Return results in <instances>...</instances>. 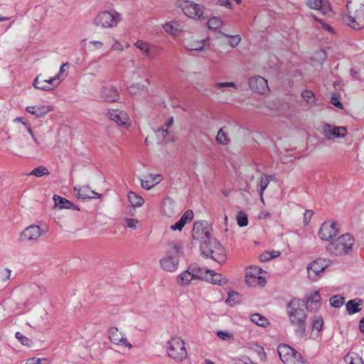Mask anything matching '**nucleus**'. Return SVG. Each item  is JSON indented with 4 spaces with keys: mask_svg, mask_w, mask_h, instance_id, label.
I'll use <instances>...</instances> for the list:
<instances>
[{
    "mask_svg": "<svg viewBox=\"0 0 364 364\" xmlns=\"http://www.w3.org/2000/svg\"><path fill=\"white\" fill-rule=\"evenodd\" d=\"M307 311L304 300L298 298H293L286 306L289 323L294 328L295 335L299 338L304 337L306 332Z\"/></svg>",
    "mask_w": 364,
    "mask_h": 364,
    "instance_id": "f257e3e1",
    "label": "nucleus"
},
{
    "mask_svg": "<svg viewBox=\"0 0 364 364\" xmlns=\"http://www.w3.org/2000/svg\"><path fill=\"white\" fill-rule=\"evenodd\" d=\"M355 239L352 235L346 233L338 237L326 246L328 253L336 256H343L351 252Z\"/></svg>",
    "mask_w": 364,
    "mask_h": 364,
    "instance_id": "f03ea898",
    "label": "nucleus"
},
{
    "mask_svg": "<svg viewBox=\"0 0 364 364\" xmlns=\"http://www.w3.org/2000/svg\"><path fill=\"white\" fill-rule=\"evenodd\" d=\"M210 269H205L199 267L197 264H190L187 269L181 272L176 278L177 283L181 286H186L192 280L206 279L208 280V274Z\"/></svg>",
    "mask_w": 364,
    "mask_h": 364,
    "instance_id": "7ed1b4c3",
    "label": "nucleus"
},
{
    "mask_svg": "<svg viewBox=\"0 0 364 364\" xmlns=\"http://www.w3.org/2000/svg\"><path fill=\"white\" fill-rule=\"evenodd\" d=\"M203 255L210 257L214 261L221 263L225 260V251L220 243L215 238H210L207 242L200 245Z\"/></svg>",
    "mask_w": 364,
    "mask_h": 364,
    "instance_id": "20e7f679",
    "label": "nucleus"
},
{
    "mask_svg": "<svg viewBox=\"0 0 364 364\" xmlns=\"http://www.w3.org/2000/svg\"><path fill=\"white\" fill-rule=\"evenodd\" d=\"M168 355L175 360L181 361L187 356L184 341L179 337H173L166 345Z\"/></svg>",
    "mask_w": 364,
    "mask_h": 364,
    "instance_id": "39448f33",
    "label": "nucleus"
},
{
    "mask_svg": "<svg viewBox=\"0 0 364 364\" xmlns=\"http://www.w3.org/2000/svg\"><path fill=\"white\" fill-rule=\"evenodd\" d=\"M121 21V15L119 13L112 11H101L95 16L94 24L100 28H110L116 27Z\"/></svg>",
    "mask_w": 364,
    "mask_h": 364,
    "instance_id": "423d86ee",
    "label": "nucleus"
},
{
    "mask_svg": "<svg viewBox=\"0 0 364 364\" xmlns=\"http://www.w3.org/2000/svg\"><path fill=\"white\" fill-rule=\"evenodd\" d=\"M178 6L184 14L189 18L196 20H204L208 17V13L201 4L185 0L180 1Z\"/></svg>",
    "mask_w": 364,
    "mask_h": 364,
    "instance_id": "0eeeda50",
    "label": "nucleus"
},
{
    "mask_svg": "<svg viewBox=\"0 0 364 364\" xmlns=\"http://www.w3.org/2000/svg\"><path fill=\"white\" fill-rule=\"evenodd\" d=\"M48 231L46 225H31L26 228L20 234L19 240L22 242H36L41 237Z\"/></svg>",
    "mask_w": 364,
    "mask_h": 364,
    "instance_id": "6e6552de",
    "label": "nucleus"
},
{
    "mask_svg": "<svg viewBox=\"0 0 364 364\" xmlns=\"http://www.w3.org/2000/svg\"><path fill=\"white\" fill-rule=\"evenodd\" d=\"M277 351L284 364H299L303 363L301 353L289 345L279 344Z\"/></svg>",
    "mask_w": 364,
    "mask_h": 364,
    "instance_id": "1a4fd4ad",
    "label": "nucleus"
},
{
    "mask_svg": "<svg viewBox=\"0 0 364 364\" xmlns=\"http://www.w3.org/2000/svg\"><path fill=\"white\" fill-rule=\"evenodd\" d=\"M134 45L150 60H154L163 51V48L142 40L136 41Z\"/></svg>",
    "mask_w": 364,
    "mask_h": 364,
    "instance_id": "9d476101",
    "label": "nucleus"
},
{
    "mask_svg": "<svg viewBox=\"0 0 364 364\" xmlns=\"http://www.w3.org/2000/svg\"><path fill=\"white\" fill-rule=\"evenodd\" d=\"M343 21L353 29L364 28V5H360L353 13L343 17Z\"/></svg>",
    "mask_w": 364,
    "mask_h": 364,
    "instance_id": "9b49d317",
    "label": "nucleus"
},
{
    "mask_svg": "<svg viewBox=\"0 0 364 364\" xmlns=\"http://www.w3.org/2000/svg\"><path fill=\"white\" fill-rule=\"evenodd\" d=\"M329 260L319 258L309 263L306 267L308 277L312 281H316L320 274L328 266Z\"/></svg>",
    "mask_w": 364,
    "mask_h": 364,
    "instance_id": "f8f14e48",
    "label": "nucleus"
},
{
    "mask_svg": "<svg viewBox=\"0 0 364 364\" xmlns=\"http://www.w3.org/2000/svg\"><path fill=\"white\" fill-rule=\"evenodd\" d=\"M61 80L62 79L59 77V75L46 80L43 77L42 74H39L33 80V85L36 89L51 91L60 84Z\"/></svg>",
    "mask_w": 364,
    "mask_h": 364,
    "instance_id": "ddd939ff",
    "label": "nucleus"
},
{
    "mask_svg": "<svg viewBox=\"0 0 364 364\" xmlns=\"http://www.w3.org/2000/svg\"><path fill=\"white\" fill-rule=\"evenodd\" d=\"M192 237L200 244L207 242L211 237L208 224L204 221H196L193 224Z\"/></svg>",
    "mask_w": 364,
    "mask_h": 364,
    "instance_id": "4468645a",
    "label": "nucleus"
},
{
    "mask_svg": "<svg viewBox=\"0 0 364 364\" xmlns=\"http://www.w3.org/2000/svg\"><path fill=\"white\" fill-rule=\"evenodd\" d=\"M108 118L114 122L117 126L128 129L130 126L129 117L127 112L120 109H109L107 114Z\"/></svg>",
    "mask_w": 364,
    "mask_h": 364,
    "instance_id": "2eb2a0df",
    "label": "nucleus"
},
{
    "mask_svg": "<svg viewBox=\"0 0 364 364\" xmlns=\"http://www.w3.org/2000/svg\"><path fill=\"white\" fill-rule=\"evenodd\" d=\"M338 233V224L336 222H325L319 229L318 236L322 240L329 241Z\"/></svg>",
    "mask_w": 364,
    "mask_h": 364,
    "instance_id": "dca6fc26",
    "label": "nucleus"
},
{
    "mask_svg": "<svg viewBox=\"0 0 364 364\" xmlns=\"http://www.w3.org/2000/svg\"><path fill=\"white\" fill-rule=\"evenodd\" d=\"M323 134L328 139L344 137L347 134L345 127H334L329 124L323 126Z\"/></svg>",
    "mask_w": 364,
    "mask_h": 364,
    "instance_id": "f3484780",
    "label": "nucleus"
},
{
    "mask_svg": "<svg viewBox=\"0 0 364 364\" xmlns=\"http://www.w3.org/2000/svg\"><path fill=\"white\" fill-rule=\"evenodd\" d=\"M250 88L255 92L264 95L269 91L267 80L261 76H255L249 80Z\"/></svg>",
    "mask_w": 364,
    "mask_h": 364,
    "instance_id": "a211bd4d",
    "label": "nucleus"
},
{
    "mask_svg": "<svg viewBox=\"0 0 364 364\" xmlns=\"http://www.w3.org/2000/svg\"><path fill=\"white\" fill-rule=\"evenodd\" d=\"M109 338L114 344L122 345L129 348H132V345L127 340L125 335L119 332L118 328L116 327H111L109 329Z\"/></svg>",
    "mask_w": 364,
    "mask_h": 364,
    "instance_id": "6ab92c4d",
    "label": "nucleus"
},
{
    "mask_svg": "<svg viewBox=\"0 0 364 364\" xmlns=\"http://www.w3.org/2000/svg\"><path fill=\"white\" fill-rule=\"evenodd\" d=\"M74 191L78 198L82 200L100 198L102 195L90 190L88 186H75Z\"/></svg>",
    "mask_w": 364,
    "mask_h": 364,
    "instance_id": "aec40b11",
    "label": "nucleus"
},
{
    "mask_svg": "<svg viewBox=\"0 0 364 364\" xmlns=\"http://www.w3.org/2000/svg\"><path fill=\"white\" fill-rule=\"evenodd\" d=\"M306 4L311 9L318 10L323 15L328 14L331 11L327 0H306Z\"/></svg>",
    "mask_w": 364,
    "mask_h": 364,
    "instance_id": "412c9836",
    "label": "nucleus"
},
{
    "mask_svg": "<svg viewBox=\"0 0 364 364\" xmlns=\"http://www.w3.org/2000/svg\"><path fill=\"white\" fill-rule=\"evenodd\" d=\"M162 180V176L160 174H147L140 178L141 186L146 190H150L156 185L159 183Z\"/></svg>",
    "mask_w": 364,
    "mask_h": 364,
    "instance_id": "4be33fe9",
    "label": "nucleus"
},
{
    "mask_svg": "<svg viewBox=\"0 0 364 364\" xmlns=\"http://www.w3.org/2000/svg\"><path fill=\"white\" fill-rule=\"evenodd\" d=\"M304 300L305 308L308 311H316L321 307V296L318 291H315Z\"/></svg>",
    "mask_w": 364,
    "mask_h": 364,
    "instance_id": "5701e85b",
    "label": "nucleus"
},
{
    "mask_svg": "<svg viewBox=\"0 0 364 364\" xmlns=\"http://www.w3.org/2000/svg\"><path fill=\"white\" fill-rule=\"evenodd\" d=\"M100 97L107 102H116L119 100L118 90L112 86H105L100 91Z\"/></svg>",
    "mask_w": 364,
    "mask_h": 364,
    "instance_id": "b1692460",
    "label": "nucleus"
},
{
    "mask_svg": "<svg viewBox=\"0 0 364 364\" xmlns=\"http://www.w3.org/2000/svg\"><path fill=\"white\" fill-rule=\"evenodd\" d=\"M159 262L164 270L169 272H173L178 269L179 261L178 258L166 255L160 259Z\"/></svg>",
    "mask_w": 364,
    "mask_h": 364,
    "instance_id": "393cba45",
    "label": "nucleus"
},
{
    "mask_svg": "<svg viewBox=\"0 0 364 364\" xmlns=\"http://www.w3.org/2000/svg\"><path fill=\"white\" fill-rule=\"evenodd\" d=\"M207 40L198 41L195 40L192 42L184 40L183 45L184 48L191 51H203L206 49Z\"/></svg>",
    "mask_w": 364,
    "mask_h": 364,
    "instance_id": "a878e982",
    "label": "nucleus"
},
{
    "mask_svg": "<svg viewBox=\"0 0 364 364\" xmlns=\"http://www.w3.org/2000/svg\"><path fill=\"white\" fill-rule=\"evenodd\" d=\"M26 110L36 117H43L52 110V107L46 105L28 106Z\"/></svg>",
    "mask_w": 364,
    "mask_h": 364,
    "instance_id": "bb28decb",
    "label": "nucleus"
},
{
    "mask_svg": "<svg viewBox=\"0 0 364 364\" xmlns=\"http://www.w3.org/2000/svg\"><path fill=\"white\" fill-rule=\"evenodd\" d=\"M53 200L55 203V205L60 209L65 208V209L79 210V208L76 205H75L73 203H71L66 198H63L60 196L54 195Z\"/></svg>",
    "mask_w": 364,
    "mask_h": 364,
    "instance_id": "cd10ccee",
    "label": "nucleus"
},
{
    "mask_svg": "<svg viewBox=\"0 0 364 364\" xmlns=\"http://www.w3.org/2000/svg\"><path fill=\"white\" fill-rule=\"evenodd\" d=\"M363 301L360 299H351L346 303V311L348 314H354L361 311Z\"/></svg>",
    "mask_w": 364,
    "mask_h": 364,
    "instance_id": "c85d7f7f",
    "label": "nucleus"
},
{
    "mask_svg": "<svg viewBox=\"0 0 364 364\" xmlns=\"http://www.w3.org/2000/svg\"><path fill=\"white\" fill-rule=\"evenodd\" d=\"M271 178H272V176H267L266 174H263L260 177L259 182L257 185V190L259 191V194L260 196L262 202H264L263 194H264V190L268 186Z\"/></svg>",
    "mask_w": 364,
    "mask_h": 364,
    "instance_id": "c756f323",
    "label": "nucleus"
},
{
    "mask_svg": "<svg viewBox=\"0 0 364 364\" xmlns=\"http://www.w3.org/2000/svg\"><path fill=\"white\" fill-rule=\"evenodd\" d=\"M169 248L166 252V255L171 257L178 258V255L182 253L183 246L179 242L169 243Z\"/></svg>",
    "mask_w": 364,
    "mask_h": 364,
    "instance_id": "7c9ffc66",
    "label": "nucleus"
},
{
    "mask_svg": "<svg viewBox=\"0 0 364 364\" xmlns=\"http://www.w3.org/2000/svg\"><path fill=\"white\" fill-rule=\"evenodd\" d=\"M213 284H218L220 286L225 285L228 283L227 279L220 274L215 273L210 270L208 274V280Z\"/></svg>",
    "mask_w": 364,
    "mask_h": 364,
    "instance_id": "2f4dec72",
    "label": "nucleus"
},
{
    "mask_svg": "<svg viewBox=\"0 0 364 364\" xmlns=\"http://www.w3.org/2000/svg\"><path fill=\"white\" fill-rule=\"evenodd\" d=\"M173 124V117H169L166 119L164 126L166 127V129L164 127H161L156 132V135L159 139L162 138L164 139H166V136L168 134V129L171 127Z\"/></svg>",
    "mask_w": 364,
    "mask_h": 364,
    "instance_id": "473e14b6",
    "label": "nucleus"
},
{
    "mask_svg": "<svg viewBox=\"0 0 364 364\" xmlns=\"http://www.w3.org/2000/svg\"><path fill=\"white\" fill-rule=\"evenodd\" d=\"M250 320L252 323L262 327H265L269 324L268 319L259 314H252L250 316Z\"/></svg>",
    "mask_w": 364,
    "mask_h": 364,
    "instance_id": "72a5a7b5",
    "label": "nucleus"
},
{
    "mask_svg": "<svg viewBox=\"0 0 364 364\" xmlns=\"http://www.w3.org/2000/svg\"><path fill=\"white\" fill-rule=\"evenodd\" d=\"M128 199L133 207H141L144 203V198L132 191L129 193Z\"/></svg>",
    "mask_w": 364,
    "mask_h": 364,
    "instance_id": "f704fd0d",
    "label": "nucleus"
},
{
    "mask_svg": "<svg viewBox=\"0 0 364 364\" xmlns=\"http://www.w3.org/2000/svg\"><path fill=\"white\" fill-rule=\"evenodd\" d=\"M224 129L225 128L223 127L218 132L215 140L219 144L228 145L230 142V139Z\"/></svg>",
    "mask_w": 364,
    "mask_h": 364,
    "instance_id": "c9c22d12",
    "label": "nucleus"
},
{
    "mask_svg": "<svg viewBox=\"0 0 364 364\" xmlns=\"http://www.w3.org/2000/svg\"><path fill=\"white\" fill-rule=\"evenodd\" d=\"M240 301V295L235 291H230L228 293V297L225 300L227 304L230 306H233L237 304H239Z\"/></svg>",
    "mask_w": 364,
    "mask_h": 364,
    "instance_id": "e433bc0d",
    "label": "nucleus"
},
{
    "mask_svg": "<svg viewBox=\"0 0 364 364\" xmlns=\"http://www.w3.org/2000/svg\"><path fill=\"white\" fill-rule=\"evenodd\" d=\"M344 359L348 364H363L362 358L356 353H348Z\"/></svg>",
    "mask_w": 364,
    "mask_h": 364,
    "instance_id": "4c0bfd02",
    "label": "nucleus"
},
{
    "mask_svg": "<svg viewBox=\"0 0 364 364\" xmlns=\"http://www.w3.org/2000/svg\"><path fill=\"white\" fill-rule=\"evenodd\" d=\"M48 169L43 166H38L33 169L29 173V176H35L36 177H41L43 176L49 175Z\"/></svg>",
    "mask_w": 364,
    "mask_h": 364,
    "instance_id": "58836bf2",
    "label": "nucleus"
},
{
    "mask_svg": "<svg viewBox=\"0 0 364 364\" xmlns=\"http://www.w3.org/2000/svg\"><path fill=\"white\" fill-rule=\"evenodd\" d=\"M312 329L321 331L323 325V319L321 316L315 315L311 318Z\"/></svg>",
    "mask_w": 364,
    "mask_h": 364,
    "instance_id": "ea45409f",
    "label": "nucleus"
},
{
    "mask_svg": "<svg viewBox=\"0 0 364 364\" xmlns=\"http://www.w3.org/2000/svg\"><path fill=\"white\" fill-rule=\"evenodd\" d=\"M329 301L331 306L334 308H340L343 305L345 302V298L341 295L337 294L333 296L329 299Z\"/></svg>",
    "mask_w": 364,
    "mask_h": 364,
    "instance_id": "a19ab883",
    "label": "nucleus"
},
{
    "mask_svg": "<svg viewBox=\"0 0 364 364\" xmlns=\"http://www.w3.org/2000/svg\"><path fill=\"white\" fill-rule=\"evenodd\" d=\"M327 58V54L324 50H318L312 57V60L322 65Z\"/></svg>",
    "mask_w": 364,
    "mask_h": 364,
    "instance_id": "79ce46f5",
    "label": "nucleus"
},
{
    "mask_svg": "<svg viewBox=\"0 0 364 364\" xmlns=\"http://www.w3.org/2000/svg\"><path fill=\"white\" fill-rule=\"evenodd\" d=\"M301 97L310 105H315L316 100L314 92L309 90H306L302 92Z\"/></svg>",
    "mask_w": 364,
    "mask_h": 364,
    "instance_id": "37998d69",
    "label": "nucleus"
},
{
    "mask_svg": "<svg viewBox=\"0 0 364 364\" xmlns=\"http://www.w3.org/2000/svg\"><path fill=\"white\" fill-rule=\"evenodd\" d=\"M236 220L237 225L241 228L246 227L248 225L247 215L242 211L237 213Z\"/></svg>",
    "mask_w": 364,
    "mask_h": 364,
    "instance_id": "c03bdc74",
    "label": "nucleus"
},
{
    "mask_svg": "<svg viewBox=\"0 0 364 364\" xmlns=\"http://www.w3.org/2000/svg\"><path fill=\"white\" fill-rule=\"evenodd\" d=\"M223 23L222 20L218 17H212L208 19L207 24L210 29L215 30L220 27Z\"/></svg>",
    "mask_w": 364,
    "mask_h": 364,
    "instance_id": "a18cd8bd",
    "label": "nucleus"
},
{
    "mask_svg": "<svg viewBox=\"0 0 364 364\" xmlns=\"http://www.w3.org/2000/svg\"><path fill=\"white\" fill-rule=\"evenodd\" d=\"M279 252H265L259 256V259L261 262H268L270 259L279 256Z\"/></svg>",
    "mask_w": 364,
    "mask_h": 364,
    "instance_id": "49530a36",
    "label": "nucleus"
},
{
    "mask_svg": "<svg viewBox=\"0 0 364 364\" xmlns=\"http://www.w3.org/2000/svg\"><path fill=\"white\" fill-rule=\"evenodd\" d=\"M222 34L225 37L228 38L230 39L229 45L232 48H235L237 46H238V44L241 41V37L239 35L232 36V35H228V34H226L224 33H223Z\"/></svg>",
    "mask_w": 364,
    "mask_h": 364,
    "instance_id": "de8ad7c7",
    "label": "nucleus"
},
{
    "mask_svg": "<svg viewBox=\"0 0 364 364\" xmlns=\"http://www.w3.org/2000/svg\"><path fill=\"white\" fill-rule=\"evenodd\" d=\"M15 337L23 346H31L33 343V341L31 339L23 336L20 332H16Z\"/></svg>",
    "mask_w": 364,
    "mask_h": 364,
    "instance_id": "09e8293b",
    "label": "nucleus"
},
{
    "mask_svg": "<svg viewBox=\"0 0 364 364\" xmlns=\"http://www.w3.org/2000/svg\"><path fill=\"white\" fill-rule=\"evenodd\" d=\"M193 212L191 210H187L179 219L183 225L190 223L193 219Z\"/></svg>",
    "mask_w": 364,
    "mask_h": 364,
    "instance_id": "8fccbe9b",
    "label": "nucleus"
},
{
    "mask_svg": "<svg viewBox=\"0 0 364 364\" xmlns=\"http://www.w3.org/2000/svg\"><path fill=\"white\" fill-rule=\"evenodd\" d=\"M144 89V86L141 84L136 83L133 84L128 87V91L129 94L134 95L139 93L140 91H142Z\"/></svg>",
    "mask_w": 364,
    "mask_h": 364,
    "instance_id": "3c124183",
    "label": "nucleus"
},
{
    "mask_svg": "<svg viewBox=\"0 0 364 364\" xmlns=\"http://www.w3.org/2000/svg\"><path fill=\"white\" fill-rule=\"evenodd\" d=\"M124 225L131 229H136L139 220L134 218H125Z\"/></svg>",
    "mask_w": 364,
    "mask_h": 364,
    "instance_id": "603ef678",
    "label": "nucleus"
},
{
    "mask_svg": "<svg viewBox=\"0 0 364 364\" xmlns=\"http://www.w3.org/2000/svg\"><path fill=\"white\" fill-rule=\"evenodd\" d=\"M262 269L257 267L250 268L247 273H251L252 276L257 278V280H263V277L259 275Z\"/></svg>",
    "mask_w": 364,
    "mask_h": 364,
    "instance_id": "864d4df0",
    "label": "nucleus"
},
{
    "mask_svg": "<svg viewBox=\"0 0 364 364\" xmlns=\"http://www.w3.org/2000/svg\"><path fill=\"white\" fill-rule=\"evenodd\" d=\"M217 336L223 341H229L232 338V334L228 331H218L216 333Z\"/></svg>",
    "mask_w": 364,
    "mask_h": 364,
    "instance_id": "5fc2aeb1",
    "label": "nucleus"
},
{
    "mask_svg": "<svg viewBox=\"0 0 364 364\" xmlns=\"http://www.w3.org/2000/svg\"><path fill=\"white\" fill-rule=\"evenodd\" d=\"M215 88H225V87H233L237 89L236 85L232 82H217L215 84Z\"/></svg>",
    "mask_w": 364,
    "mask_h": 364,
    "instance_id": "6e6d98bb",
    "label": "nucleus"
},
{
    "mask_svg": "<svg viewBox=\"0 0 364 364\" xmlns=\"http://www.w3.org/2000/svg\"><path fill=\"white\" fill-rule=\"evenodd\" d=\"M252 275L251 273H246L245 282L249 286H253L256 284L257 278Z\"/></svg>",
    "mask_w": 364,
    "mask_h": 364,
    "instance_id": "4d7b16f0",
    "label": "nucleus"
},
{
    "mask_svg": "<svg viewBox=\"0 0 364 364\" xmlns=\"http://www.w3.org/2000/svg\"><path fill=\"white\" fill-rule=\"evenodd\" d=\"M331 102L332 105H333L334 106H336V107H338L339 109L343 108V105L340 102L339 97L338 96H336V95H334L331 97Z\"/></svg>",
    "mask_w": 364,
    "mask_h": 364,
    "instance_id": "13d9d810",
    "label": "nucleus"
},
{
    "mask_svg": "<svg viewBox=\"0 0 364 364\" xmlns=\"http://www.w3.org/2000/svg\"><path fill=\"white\" fill-rule=\"evenodd\" d=\"M184 226H185V225H183V223L179 220L174 225H171L170 228L171 230H173V231H175V230L181 231Z\"/></svg>",
    "mask_w": 364,
    "mask_h": 364,
    "instance_id": "bf43d9fd",
    "label": "nucleus"
},
{
    "mask_svg": "<svg viewBox=\"0 0 364 364\" xmlns=\"http://www.w3.org/2000/svg\"><path fill=\"white\" fill-rule=\"evenodd\" d=\"M313 211L311 210H306L304 214V225H307L309 221L311 220L312 216H313Z\"/></svg>",
    "mask_w": 364,
    "mask_h": 364,
    "instance_id": "052dcab7",
    "label": "nucleus"
},
{
    "mask_svg": "<svg viewBox=\"0 0 364 364\" xmlns=\"http://www.w3.org/2000/svg\"><path fill=\"white\" fill-rule=\"evenodd\" d=\"M235 364H257L253 363L250 358L245 357L235 360Z\"/></svg>",
    "mask_w": 364,
    "mask_h": 364,
    "instance_id": "680f3d73",
    "label": "nucleus"
},
{
    "mask_svg": "<svg viewBox=\"0 0 364 364\" xmlns=\"http://www.w3.org/2000/svg\"><path fill=\"white\" fill-rule=\"evenodd\" d=\"M314 18L316 21H318V22L321 23L322 27H323L325 30H327V31H328L329 32H331V33H333V28H331L328 24H326V23H322V22L321 21V20H319L318 18H316V17H315V16H314Z\"/></svg>",
    "mask_w": 364,
    "mask_h": 364,
    "instance_id": "e2e57ef3",
    "label": "nucleus"
},
{
    "mask_svg": "<svg viewBox=\"0 0 364 364\" xmlns=\"http://www.w3.org/2000/svg\"><path fill=\"white\" fill-rule=\"evenodd\" d=\"M218 4L220 6H225L227 8H231L232 3L230 0H218Z\"/></svg>",
    "mask_w": 364,
    "mask_h": 364,
    "instance_id": "0e129e2a",
    "label": "nucleus"
},
{
    "mask_svg": "<svg viewBox=\"0 0 364 364\" xmlns=\"http://www.w3.org/2000/svg\"><path fill=\"white\" fill-rule=\"evenodd\" d=\"M164 30L168 32V33H173V25L171 24L170 23H166L164 26Z\"/></svg>",
    "mask_w": 364,
    "mask_h": 364,
    "instance_id": "69168bd1",
    "label": "nucleus"
},
{
    "mask_svg": "<svg viewBox=\"0 0 364 364\" xmlns=\"http://www.w3.org/2000/svg\"><path fill=\"white\" fill-rule=\"evenodd\" d=\"M270 217H271V215L267 211L262 212V213H260V214L259 215V219H267V218H269Z\"/></svg>",
    "mask_w": 364,
    "mask_h": 364,
    "instance_id": "338daca9",
    "label": "nucleus"
},
{
    "mask_svg": "<svg viewBox=\"0 0 364 364\" xmlns=\"http://www.w3.org/2000/svg\"><path fill=\"white\" fill-rule=\"evenodd\" d=\"M359 330L360 332L364 333V317L359 322Z\"/></svg>",
    "mask_w": 364,
    "mask_h": 364,
    "instance_id": "774afa93",
    "label": "nucleus"
}]
</instances>
